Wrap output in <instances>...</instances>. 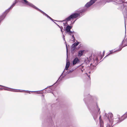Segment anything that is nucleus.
<instances>
[{
	"instance_id": "1",
	"label": "nucleus",
	"mask_w": 127,
	"mask_h": 127,
	"mask_svg": "<svg viewBox=\"0 0 127 127\" xmlns=\"http://www.w3.org/2000/svg\"><path fill=\"white\" fill-rule=\"evenodd\" d=\"M98 98L95 96H92L89 95L87 98H85L84 100L87 105L92 114L94 119L96 120L97 117V114H100V109L98 108L97 104Z\"/></svg>"
},
{
	"instance_id": "2",
	"label": "nucleus",
	"mask_w": 127,
	"mask_h": 127,
	"mask_svg": "<svg viewBox=\"0 0 127 127\" xmlns=\"http://www.w3.org/2000/svg\"><path fill=\"white\" fill-rule=\"evenodd\" d=\"M87 10L86 8H84L81 9V10L78 12V13L75 12L72 13L69 16L66 18L63 21L66 22V24H67V22L71 20V19L75 18L81 15L82 13L86 11Z\"/></svg>"
},
{
	"instance_id": "3",
	"label": "nucleus",
	"mask_w": 127,
	"mask_h": 127,
	"mask_svg": "<svg viewBox=\"0 0 127 127\" xmlns=\"http://www.w3.org/2000/svg\"><path fill=\"white\" fill-rule=\"evenodd\" d=\"M23 0L24 2V3H25V4H26V5H28L29 6H30L31 7H32V8L36 9L37 10L39 11V12H41V13H42L43 15H45L47 18H50V19L52 20L51 19H52L47 14H46L43 11L41 10L40 9L38 8H37V7H36L35 5H33V4L29 2L27 0Z\"/></svg>"
},
{
	"instance_id": "4",
	"label": "nucleus",
	"mask_w": 127,
	"mask_h": 127,
	"mask_svg": "<svg viewBox=\"0 0 127 127\" xmlns=\"http://www.w3.org/2000/svg\"><path fill=\"white\" fill-rule=\"evenodd\" d=\"M73 71V70H70L69 71H67V72L66 73H65L64 70L63 71V73L61 74V76L59 78L58 80L56 81V82L54 84H55L56 83H57L58 81V80L60 79V80H61L62 78H64L65 76L67 74L72 72Z\"/></svg>"
},
{
	"instance_id": "5",
	"label": "nucleus",
	"mask_w": 127,
	"mask_h": 127,
	"mask_svg": "<svg viewBox=\"0 0 127 127\" xmlns=\"http://www.w3.org/2000/svg\"><path fill=\"white\" fill-rule=\"evenodd\" d=\"M105 115L107 118L110 122L111 123L114 122L113 119V115L111 113H109L108 114L105 113Z\"/></svg>"
},
{
	"instance_id": "6",
	"label": "nucleus",
	"mask_w": 127,
	"mask_h": 127,
	"mask_svg": "<svg viewBox=\"0 0 127 127\" xmlns=\"http://www.w3.org/2000/svg\"><path fill=\"white\" fill-rule=\"evenodd\" d=\"M127 118V112L120 118L119 117L115 119L117 121V123L120 122Z\"/></svg>"
},
{
	"instance_id": "7",
	"label": "nucleus",
	"mask_w": 127,
	"mask_h": 127,
	"mask_svg": "<svg viewBox=\"0 0 127 127\" xmlns=\"http://www.w3.org/2000/svg\"><path fill=\"white\" fill-rule=\"evenodd\" d=\"M4 90L11 91L12 92H23V91H24L25 92H26L27 93H29L30 94V91H25V90H22V91H17L15 89H12L10 88H8L7 87H6L5 88H4L3 89ZM32 92H35V91H31Z\"/></svg>"
},
{
	"instance_id": "8",
	"label": "nucleus",
	"mask_w": 127,
	"mask_h": 127,
	"mask_svg": "<svg viewBox=\"0 0 127 127\" xmlns=\"http://www.w3.org/2000/svg\"><path fill=\"white\" fill-rule=\"evenodd\" d=\"M124 41V40H123L122 41V42L121 44L119 46V49L118 50L115 51H113V50H111L110 51V53H109L108 55H107L104 58H105L106 57L108 56V55H109L110 54H112L113 52H115L117 51H120L122 50V48L124 47H122V45L123 44V43Z\"/></svg>"
},
{
	"instance_id": "9",
	"label": "nucleus",
	"mask_w": 127,
	"mask_h": 127,
	"mask_svg": "<svg viewBox=\"0 0 127 127\" xmlns=\"http://www.w3.org/2000/svg\"><path fill=\"white\" fill-rule=\"evenodd\" d=\"M79 44V42L76 41V42L72 44L71 46V50L72 52H74L76 49V47Z\"/></svg>"
},
{
	"instance_id": "10",
	"label": "nucleus",
	"mask_w": 127,
	"mask_h": 127,
	"mask_svg": "<svg viewBox=\"0 0 127 127\" xmlns=\"http://www.w3.org/2000/svg\"><path fill=\"white\" fill-rule=\"evenodd\" d=\"M97 0H91L90 1L87 2L85 5V7L87 8H89L92 5H93Z\"/></svg>"
},
{
	"instance_id": "11",
	"label": "nucleus",
	"mask_w": 127,
	"mask_h": 127,
	"mask_svg": "<svg viewBox=\"0 0 127 127\" xmlns=\"http://www.w3.org/2000/svg\"><path fill=\"white\" fill-rule=\"evenodd\" d=\"M80 62V60L77 57L75 58L73 60L72 62V64L74 65L76 64L79 63Z\"/></svg>"
},
{
	"instance_id": "12",
	"label": "nucleus",
	"mask_w": 127,
	"mask_h": 127,
	"mask_svg": "<svg viewBox=\"0 0 127 127\" xmlns=\"http://www.w3.org/2000/svg\"><path fill=\"white\" fill-rule=\"evenodd\" d=\"M17 2V1H15L10 7L5 11V12H7V13H8L10 11V9L12 8L15 6Z\"/></svg>"
},
{
	"instance_id": "13",
	"label": "nucleus",
	"mask_w": 127,
	"mask_h": 127,
	"mask_svg": "<svg viewBox=\"0 0 127 127\" xmlns=\"http://www.w3.org/2000/svg\"><path fill=\"white\" fill-rule=\"evenodd\" d=\"M72 27L68 25L65 29V30L66 31V32L67 33L68 32H70V30L72 28Z\"/></svg>"
},
{
	"instance_id": "14",
	"label": "nucleus",
	"mask_w": 127,
	"mask_h": 127,
	"mask_svg": "<svg viewBox=\"0 0 127 127\" xmlns=\"http://www.w3.org/2000/svg\"><path fill=\"white\" fill-rule=\"evenodd\" d=\"M70 65V63L69 61H67L64 70H67Z\"/></svg>"
},
{
	"instance_id": "15",
	"label": "nucleus",
	"mask_w": 127,
	"mask_h": 127,
	"mask_svg": "<svg viewBox=\"0 0 127 127\" xmlns=\"http://www.w3.org/2000/svg\"><path fill=\"white\" fill-rule=\"evenodd\" d=\"M84 52V50H81L79 51L78 54V56L79 57H81L82 56Z\"/></svg>"
},
{
	"instance_id": "16",
	"label": "nucleus",
	"mask_w": 127,
	"mask_h": 127,
	"mask_svg": "<svg viewBox=\"0 0 127 127\" xmlns=\"http://www.w3.org/2000/svg\"><path fill=\"white\" fill-rule=\"evenodd\" d=\"M101 116H100L99 119H100V127H103V122L102 121H101L100 119Z\"/></svg>"
},
{
	"instance_id": "17",
	"label": "nucleus",
	"mask_w": 127,
	"mask_h": 127,
	"mask_svg": "<svg viewBox=\"0 0 127 127\" xmlns=\"http://www.w3.org/2000/svg\"><path fill=\"white\" fill-rule=\"evenodd\" d=\"M96 68V67L95 66H92L91 65V67L90 69L91 70H95Z\"/></svg>"
},
{
	"instance_id": "18",
	"label": "nucleus",
	"mask_w": 127,
	"mask_h": 127,
	"mask_svg": "<svg viewBox=\"0 0 127 127\" xmlns=\"http://www.w3.org/2000/svg\"><path fill=\"white\" fill-rule=\"evenodd\" d=\"M50 17V18L52 19H51L52 20H51V19H50V18H49V19H50V20H51L52 21H53V22H54V23H55V24H56V25H57V26H58L60 28V26H59L58 25V24H57V23H55V22H54V21H56V20H53V19L52 18H51Z\"/></svg>"
},
{
	"instance_id": "19",
	"label": "nucleus",
	"mask_w": 127,
	"mask_h": 127,
	"mask_svg": "<svg viewBox=\"0 0 127 127\" xmlns=\"http://www.w3.org/2000/svg\"><path fill=\"white\" fill-rule=\"evenodd\" d=\"M69 35H70L71 36L72 35V32L70 31V32H67Z\"/></svg>"
},
{
	"instance_id": "20",
	"label": "nucleus",
	"mask_w": 127,
	"mask_h": 127,
	"mask_svg": "<svg viewBox=\"0 0 127 127\" xmlns=\"http://www.w3.org/2000/svg\"><path fill=\"white\" fill-rule=\"evenodd\" d=\"M71 36H72V38L73 39H74V40H75V37H74V35L73 34H72Z\"/></svg>"
},
{
	"instance_id": "21",
	"label": "nucleus",
	"mask_w": 127,
	"mask_h": 127,
	"mask_svg": "<svg viewBox=\"0 0 127 127\" xmlns=\"http://www.w3.org/2000/svg\"><path fill=\"white\" fill-rule=\"evenodd\" d=\"M42 99L43 100V99H44V95H42Z\"/></svg>"
},
{
	"instance_id": "22",
	"label": "nucleus",
	"mask_w": 127,
	"mask_h": 127,
	"mask_svg": "<svg viewBox=\"0 0 127 127\" xmlns=\"http://www.w3.org/2000/svg\"><path fill=\"white\" fill-rule=\"evenodd\" d=\"M76 20H75L73 22H71L72 23L71 24H73L74 23V22H75L76 21Z\"/></svg>"
},
{
	"instance_id": "23",
	"label": "nucleus",
	"mask_w": 127,
	"mask_h": 127,
	"mask_svg": "<svg viewBox=\"0 0 127 127\" xmlns=\"http://www.w3.org/2000/svg\"><path fill=\"white\" fill-rule=\"evenodd\" d=\"M49 121L51 122V123L52 122V120L51 118H50L49 119Z\"/></svg>"
},
{
	"instance_id": "24",
	"label": "nucleus",
	"mask_w": 127,
	"mask_h": 127,
	"mask_svg": "<svg viewBox=\"0 0 127 127\" xmlns=\"http://www.w3.org/2000/svg\"><path fill=\"white\" fill-rule=\"evenodd\" d=\"M122 3H127V2L123 1L122 2Z\"/></svg>"
},
{
	"instance_id": "25",
	"label": "nucleus",
	"mask_w": 127,
	"mask_h": 127,
	"mask_svg": "<svg viewBox=\"0 0 127 127\" xmlns=\"http://www.w3.org/2000/svg\"><path fill=\"white\" fill-rule=\"evenodd\" d=\"M86 74L88 75V77L90 78V75H88L87 74V73H86Z\"/></svg>"
},
{
	"instance_id": "26",
	"label": "nucleus",
	"mask_w": 127,
	"mask_h": 127,
	"mask_svg": "<svg viewBox=\"0 0 127 127\" xmlns=\"http://www.w3.org/2000/svg\"><path fill=\"white\" fill-rule=\"evenodd\" d=\"M64 37V35H63V38L64 39V40H65V39Z\"/></svg>"
},
{
	"instance_id": "27",
	"label": "nucleus",
	"mask_w": 127,
	"mask_h": 127,
	"mask_svg": "<svg viewBox=\"0 0 127 127\" xmlns=\"http://www.w3.org/2000/svg\"><path fill=\"white\" fill-rule=\"evenodd\" d=\"M106 127H110V125H108Z\"/></svg>"
},
{
	"instance_id": "28",
	"label": "nucleus",
	"mask_w": 127,
	"mask_h": 127,
	"mask_svg": "<svg viewBox=\"0 0 127 127\" xmlns=\"http://www.w3.org/2000/svg\"><path fill=\"white\" fill-rule=\"evenodd\" d=\"M91 72H93L92 71V72H91V71H89V74H90V73H91Z\"/></svg>"
},
{
	"instance_id": "29",
	"label": "nucleus",
	"mask_w": 127,
	"mask_h": 127,
	"mask_svg": "<svg viewBox=\"0 0 127 127\" xmlns=\"http://www.w3.org/2000/svg\"><path fill=\"white\" fill-rule=\"evenodd\" d=\"M84 70V69H81V70L82 71V72H83V71Z\"/></svg>"
},
{
	"instance_id": "30",
	"label": "nucleus",
	"mask_w": 127,
	"mask_h": 127,
	"mask_svg": "<svg viewBox=\"0 0 127 127\" xmlns=\"http://www.w3.org/2000/svg\"><path fill=\"white\" fill-rule=\"evenodd\" d=\"M125 31H126V24H125ZM126 32V31H125V33Z\"/></svg>"
},
{
	"instance_id": "31",
	"label": "nucleus",
	"mask_w": 127,
	"mask_h": 127,
	"mask_svg": "<svg viewBox=\"0 0 127 127\" xmlns=\"http://www.w3.org/2000/svg\"><path fill=\"white\" fill-rule=\"evenodd\" d=\"M48 93H51V92H52V91H48Z\"/></svg>"
},
{
	"instance_id": "32",
	"label": "nucleus",
	"mask_w": 127,
	"mask_h": 127,
	"mask_svg": "<svg viewBox=\"0 0 127 127\" xmlns=\"http://www.w3.org/2000/svg\"><path fill=\"white\" fill-rule=\"evenodd\" d=\"M66 46L67 52V45H66Z\"/></svg>"
},
{
	"instance_id": "33",
	"label": "nucleus",
	"mask_w": 127,
	"mask_h": 127,
	"mask_svg": "<svg viewBox=\"0 0 127 127\" xmlns=\"http://www.w3.org/2000/svg\"><path fill=\"white\" fill-rule=\"evenodd\" d=\"M96 60L97 61V60H98V58H96Z\"/></svg>"
},
{
	"instance_id": "34",
	"label": "nucleus",
	"mask_w": 127,
	"mask_h": 127,
	"mask_svg": "<svg viewBox=\"0 0 127 127\" xmlns=\"http://www.w3.org/2000/svg\"><path fill=\"white\" fill-rule=\"evenodd\" d=\"M48 88V87H47V88H45V89H46V88ZM44 89L42 90H44Z\"/></svg>"
},
{
	"instance_id": "35",
	"label": "nucleus",
	"mask_w": 127,
	"mask_h": 127,
	"mask_svg": "<svg viewBox=\"0 0 127 127\" xmlns=\"http://www.w3.org/2000/svg\"><path fill=\"white\" fill-rule=\"evenodd\" d=\"M61 28V31L62 32H63V31H62V29Z\"/></svg>"
},
{
	"instance_id": "36",
	"label": "nucleus",
	"mask_w": 127,
	"mask_h": 127,
	"mask_svg": "<svg viewBox=\"0 0 127 127\" xmlns=\"http://www.w3.org/2000/svg\"><path fill=\"white\" fill-rule=\"evenodd\" d=\"M125 41H126V42H127V39H125Z\"/></svg>"
},
{
	"instance_id": "37",
	"label": "nucleus",
	"mask_w": 127,
	"mask_h": 127,
	"mask_svg": "<svg viewBox=\"0 0 127 127\" xmlns=\"http://www.w3.org/2000/svg\"><path fill=\"white\" fill-rule=\"evenodd\" d=\"M0 86H2V87H4V86H2V85H0Z\"/></svg>"
},
{
	"instance_id": "38",
	"label": "nucleus",
	"mask_w": 127,
	"mask_h": 127,
	"mask_svg": "<svg viewBox=\"0 0 127 127\" xmlns=\"http://www.w3.org/2000/svg\"><path fill=\"white\" fill-rule=\"evenodd\" d=\"M75 40H74V39H73V41H74V42H75Z\"/></svg>"
},
{
	"instance_id": "39",
	"label": "nucleus",
	"mask_w": 127,
	"mask_h": 127,
	"mask_svg": "<svg viewBox=\"0 0 127 127\" xmlns=\"http://www.w3.org/2000/svg\"><path fill=\"white\" fill-rule=\"evenodd\" d=\"M104 51L103 52V55H104Z\"/></svg>"
},
{
	"instance_id": "40",
	"label": "nucleus",
	"mask_w": 127,
	"mask_h": 127,
	"mask_svg": "<svg viewBox=\"0 0 127 127\" xmlns=\"http://www.w3.org/2000/svg\"><path fill=\"white\" fill-rule=\"evenodd\" d=\"M72 33H74V31H72Z\"/></svg>"
},
{
	"instance_id": "41",
	"label": "nucleus",
	"mask_w": 127,
	"mask_h": 127,
	"mask_svg": "<svg viewBox=\"0 0 127 127\" xmlns=\"http://www.w3.org/2000/svg\"><path fill=\"white\" fill-rule=\"evenodd\" d=\"M51 86H48L49 87H51Z\"/></svg>"
},
{
	"instance_id": "42",
	"label": "nucleus",
	"mask_w": 127,
	"mask_h": 127,
	"mask_svg": "<svg viewBox=\"0 0 127 127\" xmlns=\"http://www.w3.org/2000/svg\"><path fill=\"white\" fill-rule=\"evenodd\" d=\"M17 0H15V1H17Z\"/></svg>"
}]
</instances>
